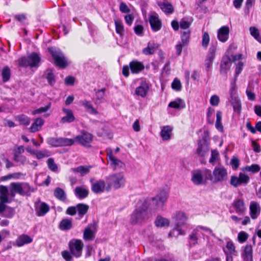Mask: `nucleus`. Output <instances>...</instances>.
Returning a JSON list of instances; mask_svg holds the SVG:
<instances>
[{"mask_svg": "<svg viewBox=\"0 0 261 261\" xmlns=\"http://www.w3.org/2000/svg\"><path fill=\"white\" fill-rule=\"evenodd\" d=\"M209 150L208 143L205 140H200L198 144L197 153L199 156H204Z\"/></svg>", "mask_w": 261, "mask_h": 261, "instance_id": "24", "label": "nucleus"}, {"mask_svg": "<svg viewBox=\"0 0 261 261\" xmlns=\"http://www.w3.org/2000/svg\"><path fill=\"white\" fill-rule=\"evenodd\" d=\"M173 218L175 220V227L173 230L169 233V237H178L179 235H185V231L182 229L186 223L187 217L185 213L177 212L174 215Z\"/></svg>", "mask_w": 261, "mask_h": 261, "instance_id": "2", "label": "nucleus"}, {"mask_svg": "<svg viewBox=\"0 0 261 261\" xmlns=\"http://www.w3.org/2000/svg\"><path fill=\"white\" fill-rule=\"evenodd\" d=\"M114 22L116 32L120 36H123L124 34V28L122 21L118 19H115Z\"/></svg>", "mask_w": 261, "mask_h": 261, "instance_id": "41", "label": "nucleus"}, {"mask_svg": "<svg viewBox=\"0 0 261 261\" xmlns=\"http://www.w3.org/2000/svg\"><path fill=\"white\" fill-rule=\"evenodd\" d=\"M89 209V206L83 203H79L76 205V210L78 214L81 217H83L86 214Z\"/></svg>", "mask_w": 261, "mask_h": 261, "instance_id": "47", "label": "nucleus"}, {"mask_svg": "<svg viewBox=\"0 0 261 261\" xmlns=\"http://www.w3.org/2000/svg\"><path fill=\"white\" fill-rule=\"evenodd\" d=\"M138 86L135 89V94L139 97H145L149 91L150 85L149 83L145 79H141L137 81Z\"/></svg>", "mask_w": 261, "mask_h": 261, "instance_id": "8", "label": "nucleus"}, {"mask_svg": "<svg viewBox=\"0 0 261 261\" xmlns=\"http://www.w3.org/2000/svg\"><path fill=\"white\" fill-rule=\"evenodd\" d=\"M199 228V229L202 232L203 234H201V236H203V239H205L206 238L208 239V238L210 236H213L214 233L213 231L207 227L202 226H198Z\"/></svg>", "mask_w": 261, "mask_h": 261, "instance_id": "48", "label": "nucleus"}, {"mask_svg": "<svg viewBox=\"0 0 261 261\" xmlns=\"http://www.w3.org/2000/svg\"><path fill=\"white\" fill-rule=\"evenodd\" d=\"M48 51L51 54L57 66L64 68L67 65V61L59 49L51 47L48 48Z\"/></svg>", "mask_w": 261, "mask_h": 261, "instance_id": "7", "label": "nucleus"}, {"mask_svg": "<svg viewBox=\"0 0 261 261\" xmlns=\"http://www.w3.org/2000/svg\"><path fill=\"white\" fill-rule=\"evenodd\" d=\"M210 42V37L207 33L204 32L202 36V46L206 48Z\"/></svg>", "mask_w": 261, "mask_h": 261, "instance_id": "63", "label": "nucleus"}, {"mask_svg": "<svg viewBox=\"0 0 261 261\" xmlns=\"http://www.w3.org/2000/svg\"><path fill=\"white\" fill-rule=\"evenodd\" d=\"M91 166H80L76 168H71V171L73 172L79 173L81 176H84L90 172Z\"/></svg>", "mask_w": 261, "mask_h": 261, "instance_id": "38", "label": "nucleus"}, {"mask_svg": "<svg viewBox=\"0 0 261 261\" xmlns=\"http://www.w3.org/2000/svg\"><path fill=\"white\" fill-rule=\"evenodd\" d=\"M54 195L57 199L61 201H65L66 198L65 192L60 188H57L55 190Z\"/></svg>", "mask_w": 261, "mask_h": 261, "instance_id": "46", "label": "nucleus"}, {"mask_svg": "<svg viewBox=\"0 0 261 261\" xmlns=\"http://www.w3.org/2000/svg\"><path fill=\"white\" fill-rule=\"evenodd\" d=\"M35 208L36 215L38 216H43L49 210L48 204L43 202L38 201L35 203Z\"/></svg>", "mask_w": 261, "mask_h": 261, "instance_id": "18", "label": "nucleus"}, {"mask_svg": "<svg viewBox=\"0 0 261 261\" xmlns=\"http://www.w3.org/2000/svg\"><path fill=\"white\" fill-rule=\"evenodd\" d=\"M106 180L108 185V190L110 189L111 186H113L115 189L123 187L126 182L125 178L121 173L110 175L107 177Z\"/></svg>", "mask_w": 261, "mask_h": 261, "instance_id": "6", "label": "nucleus"}, {"mask_svg": "<svg viewBox=\"0 0 261 261\" xmlns=\"http://www.w3.org/2000/svg\"><path fill=\"white\" fill-rule=\"evenodd\" d=\"M172 127L169 125L163 127L160 133L162 140L164 141L170 140L172 135Z\"/></svg>", "mask_w": 261, "mask_h": 261, "instance_id": "31", "label": "nucleus"}, {"mask_svg": "<svg viewBox=\"0 0 261 261\" xmlns=\"http://www.w3.org/2000/svg\"><path fill=\"white\" fill-rule=\"evenodd\" d=\"M40 57L35 53H33L27 57H22L18 60V64L21 67H37L39 65Z\"/></svg>", "mask_w": 261, "mask_h": 261, "instance_id": "5", "label": "nucleus"}, {"mask_svg": "<svg viewBox=\"0 0 261 261\" xmlns=\"http://www.w3.org/2000/svg\"><path fill=\"white\" fill-rule=\"evenodd\" d=\"M249 234L245 231H241L238 234V241L240 243H243L248 239Z\"/></svg>", "mask_w": 261, "mask_h": 261, "instance_id": "60", "label": "nucleus"}, {"mask_svg": "<svg viewBox=\"0 0 261 261\" xmlns=\"http://www.w3.org/2000/svg\"><path fill=\"white\" fill-rule=\"evenodd\" d=\"M239 185L246 186L249 182L250 178L248 175L243 173H240L238 176Z\"/></svg>", "mask_w": 261, "mask_h": 261, "instance_id": "49", "label": "nucleus"}, {"mask_svg": "<svg viewBox=\"0 0 261 261\" xmlns=\"http://www.w3.org/2000/svg\"><path fill=\"white\" fill-rule=\"evenodd\" d=\"M205 173L209 180L214 182H221L226 180L228 173L223 166H217L215 168L213 173L209 169H205Z\"/></svg>", "mask_w": 261, "mask_h": 261, "instance_id": "3", "label": "nucleus"}, {"mask_svg": "<svg viewBox=\"0 0 261 261\" xmlns=\"http://www.w3.org/2000/svg\"><path fill=\"white\" fill-rule=\"evenodd\" d=\"M105 187V181L103 180H99L92 184L91 189L95 193H101L104 191Z\"/></svg>", "mask_w": 261, "mask_h": 261, "instance_id": "27", "label": "nucleus"}, {"mask_svg": "<svg viewBox=\"0 0 261 261\" xmlns=\"http://www.w3.org/2000/svg\"><path fill=\"white\" fill-rule=\"evenodd\" d=\"M149 204L146 200H140L137 207L130 215V222L132 224H140L148 219L149 214L147 212Z\"/></svg>", "mask_w": 261, "mask_h": 261, "instance_id": "1", "label": "nucleus"}, {"mask_svg": "<svg viewBox=\"0 0 261 261\" xmlns=\"http://www.w3.org/2000/svg\"><path fill=\"white\" fill-rule=\"evenodd\" d=\"M108 161L110 166L114 170L123 168L125 164L119 159L115 158L111 149H107Z\"/></svg>", "mask_w": 261, "mask_h": 261, "instance_id": "10", "label": "nucleus"}, {"mask_svg": "<svg viewBox=\"0 0 261 261\" xmlns=\"http://www.w3.org/2000/svg\"><path fill=\"white\" fill-rule=\"evenodd\" d=\"M2 75L4 82H6L9 80L10 77V70L8 67L6 66L3 68Z\"/></svg>", "mask_w": 261, "mask_h": 261, "instance_id": "58", "label": "nucleus"}, {"mask_svg": "<svg viewBox=\"0 0 261 261\" xmlns=\"http://www.w3.org/2000/svg\"><path fill=\"white\" fill-rule=\"evenodd\" d=\"M59 227L62 230H68L72 228V223L71 219H63L60 222Z\"/></svg>", "mask_w": 261, "mask_h": 261, "instance_id": "39", "label": "nucleus"}, {"mask_svg": "<svg viewBox=\"0 0 261 261\" xmlns=\"http://www.w3.org/2000/svg\"><path fill=\"white\" fill-rule=\"evenodd\" d=\"M219 154L217 150H213L211 152V156L209 162L212 165H215L216 162L218 160Z\"/></svg>", "mask_w": 261, "mask_h": 261, "instance_id": "61", "label": "nucleus"}, {"mask_svg": "<svg viewBox=\"0 0 261 261\" xmlns=\"http://www.w3.org/2000/svg\"><path fill=\"white\" fill-rule=\"evenodd\" d=\"M157 4L166 15L171 14L174 12L172 5L167 1H159L157 2Z\"/></svg>", "mask_w": 261, "mask_h": 261, "instance_id": "23", "label": "nucleus"}, {"mask_svg": "<svg viewBox=\"0 0 261 261\" xmlns=\"http://www.w3.org/2000/svg\"><path fill=\"white\" fill-rule=\"evenodd\" d=\"M44 121L41 118H37L35 119L34 122L30 128V131L32 133H35L41 129L44 124Z\"/></svg>", "mask_w": 261, "mask_h": 261, "instance_id": "36", "label": "nucleus"}, {"mask_svg": "<svg viewBox=\"0 0 261 261\" xmlns=\"http://www.w3.org/2000/svg\"><path fill=\"white\" fill-rule=\"evenodd\" d=\"M251 35L257 41L261 43V36H259L258 30L255 27H251L249 28Z\"/></svg>", "mask_w": 261, "mask_h": 261, "instance_id": "55", "label": "nucleus"}, {"mask_svg": "<svg viewBox=\"0 0 261 261\" xmlns=\"http://www.w3.org/2000/svg\"><path fill=\"white\" fill-rule=\"evenodd\" d=\"M168 107L178 110H180L186 108V103L184 99L180 98H177L173 101H171Z\"/></svg>", "mask_w": 261, "mask_h": 261, "instance_id": "30", "label": "nucleus"}, {"mask_svg": "<svg viewBox=\"0 0 261 261\" xmlns=\"http://www.w3.org/2000/svg\"><path fill=\"white\" fill-rule=\"evenodd\" d=\"M192 22V18L185 17L182 18L180 21L179 27L180 29L184 30V31L189 30V28L190 27Z\"/></svg>", "mask_w": 261, "mask_h": 261, "instance_id": "43", "label": "nucleus"}, {"mask_svg": "<svg viewBox=\"0 0 261 261\" xmlns=\"http://www.w3.org/2000/svg\"><path fill=\"white\" fill-rule=\"evenodd\" d=\"M168 198V193L165 191H161L154 197L152 198V204L156 208H162Z\"/></svg>", "mask_w": 261, "mask_h": 261, "instance_id": "12", "label": "nucleus"}, {"mask_svg": "<svg viewBox=\"0 0 261 261\" xmlns=\"http://www.w3.org/2000/svg\"><path fill=\"white\" fill-rule=\"evenodd\" d=\"M191 32L190 30L183 31L181 32V41H179L182 44L187 45L190 37Z\"/></svg>", "mask_w": 261, "mask_h": 261, "instance_id": "44", "label": "nucleus"}, {"mask_svg": "<svg viewBox=\"0 0 261 261\" xmlns=\"http://www.w3.org/2000/svg\"><path fill=\"white\" fill-rule=\"evenodd\" d=\"M232 205L236 212L239 215H244L246 212L245 202L242 199L234 200Z\"/></svg>", "mask_w": 261, "mask_h": 261, "instance_id": "17", "label": "nucleus"}, {"mask_svg": "<svg viewBox=\"0 0 261 261\" xmlns=\"http://www.w3.org/2000/svg\"><path fill=\"white\" fill-rule=\"evenodd\" d=\"M44 76L50 86L54 85L56 83V79L51 69H47L44 73Z\"/></svg>", "mask_w": 261, "mask_h": 261, "instance_id": "40", "label": "nucleus"}, {"mask_svg": "<svg viewBox=\"0 0 261 261\" xmlns=\"http://www.w3.org/2000/svg\"><path fill=\"white\" fill-rule=\"evenodd\" d=\"M222 113L218 111L216 114V121L215 124L216 128L220 132H223V127L221 123Z\"/></svg>", "mask_w": 261, "mask_h": 261, "instance_id": "50", "label": "nucleus"}, {"mask_svg": "<svg viewBox=\"0 0 261 261\" xmlns=\"http://www.w3.org/2000/svg\"><path fill=\"white\" fill-rule=\"evenodd\" d=\"M149 22L153 32H158L161 30L162 26V21L156 13L153 12L149 14Z\"/></svg>", "mask_w": 261, "mask_h": 261, "instance_id": "14", "label": "nucleus"}, {"mask_svg": "<svg viewBox=\"0 0 261 261\" xmlns=\"http://www.w3.org/2000/svg\"><path fill=\"white\" fill-rule=\"evenodd\" d=\"M81 103L89 113L92 114H96L97 113V111L93 107L89 101L85 100L82 101Z\"/></svg>", "mask_w": 261, "mask_h": 261, "instance_id": "51", "label": "nucleus"}, {"mask_svg": "<svg viewBox=\"0 0 261 261\" xmlns=\"http://www.w3.org/2000/svg\"><path fill=\"white\" fill-rule=\"evenodd\" d=\"M88 194V190L83 187H77L74 190V194L79 199H83L87 197Z\"/></svg>", "mask_w": 261, "mask_h": 261, "instance_id": "37", "label": "nucleus"}, {"mask_svg": "<svg viewBox=\"0 0 261 261\" xmlns=\"http://www.w3.org/2000/svg\"><path fill=\"white\" fill-rule=\"evenodd\" d=\"M229 33V29L228 27H222L218 31V39L222 42H226L228 40Z\"/></svg>", "mask_w": 261, "mask_h": 261, "instance_id": "25", "label": "nucleus"}, {"mask_svg": "<svg viewBox=\"0 0 261 261\" xmlns=\"http://www.w3.org/2000/svg\"><path fill=\"white\" fill-rule=\"evenodd\" d=\"M61 138H49L47 140L48 144L53 147H61Z\"/></svg>", "mask_w": 261, "mask_h": 261, "instance_id": "56", "label": "nucleus"}, {"mask_svg": "<svg viewBox=\"0 0 261 261\" xmlns=\"http://www.w3.org/2000/svg\"><path fill=\"white\" fill-rule=\"evenodd\" d=\"M68 246L73 256L75 257H79L82 255L84 244L81 240H71L69 242Z\"/></svg>", "mask_w": 261, "mask_h": 261, "instance_id": "9", "label": "nucleus"}, {"mask_svg": "<svg viewBox=\"0 0 261 261\" xmlns=\"http://www.w3.org/2000/svg\"><path fill=\"white\" fill-rule=\"evenodd\" d=\"M17 120H18L20 124L27 126L30 123V119L28 116L25 115H20L16 117Z\"/></svg>", "mask_w": 261, "mask_h": 261, "instance_id": "57", "label": "nucleus"}, {"mask_svg": "<svg viewBox=\"0 0 261 261\" xmlns=\"http://www.w3.org/2000/svg\"><path fill=\"white\" fill-rule=\"evenodd\" d=\"M202 232L199 229L198 226L196 227L189 236L190 245H195L198 244V241L201 238Z\"/></svg>", "mask_w": 261, "mask_h": 261, "instance_id": "22", "label": "nucleus"}, {"mask_svg": "<svg viewBox=\"0 0 261 261\" xmlns=\"http://www.w3.org/2000/svg\"><path fill=\"white\" fill-rule=\"evenodd\" d=\"M61 147L70 146L74 145L75 143V138H61Z\"/></svg>", "mask_w": 261, "mask_h": 261, "instance_id": "54", "label": "nucleus"}, {"mask_svg": "<svg viewBox=\"0 0 261 261\" xmlns=\"http://www.w3.org/2000/svg\"><path fill=\"white\" fill-rule=\"evenodd\" d=\"M9 189L6 186H0V201L3 202H10L9 199Z\"/></svg>", "mask_w": 261, "mask_h": 261, "instance_id": "32", "label": "nucleus"}, {"mask_svg": "<svg viewBox=\"0 0 261 261\" xmlns=\"http://www.w3.org/2000/svg\"><path fill=\"white\" fill-rule=\"evenodd\" d=\"M223 251L225 255H234L236 253V247L231 241L227 242L226 245L223 248Z\"/></svg>", "mask_w": 261, "mask_h": 261, "instance_id": "33", "label": "nucleus"}, {"mask_svg": "<svg viewBox=\"0 0 261 261\" xmlns=\"http://www.w3.org/2000/svg\"><path fill=\"white\" fill-rule=\"evenodd\" d=\"M159 45L154 42H149L146 47L142 49V53L146 56L151 55L154 54Z\"/></svg>", "mask_w": 261, "mask_h": 261, "instance_id": "26", "label": "nucleus"}, {"mask_svg": "<svg viewBox=\"0 0 261 261\" xmlns=\"http://www.w3.org/2000/svg\"><path fill=\"white\" fill-rule=\"evenodd\" d=\"M61 255H62V257L66 261H72L73 260L72 254H71L70 251L69 252L67 250H64V251H62Z\"/></svg>", "mask_w": 261, "mask_h": 261, "instance_id": "62", "label": "nucleus"}, {"mask_svg": "<svg viewBox=\"0 0 261 261\" xmlns=\"http://www.w3.org/2000/svg\"><path fill=\"white\" fill-rule=\"evenodd\" d=\"M230 101L233 107L234 112L240 115L242 110V104L239 97H234L233 98H231Z\"/></svg>", "mask_w": 261, "mask_h": 261, "instance_id": "35", "label": "nucleus"}, {"mask_svg": "<svg viewBox=\"0 0 261 261\" xmlns=\"http://www.w3.org/2000/svg\"><path fill=\"white\" fill-rule=\"evenodd\" d=\"M170 222L168 219L160 216H158L155 221V224L158 227L168 226Z\"/></svg>", "mask_w": 261, "mask_h": 261, "instance_id": "42", "label": "nucleus"}, {"mask_svg": "<svg viewBox=\"0 0 261 261\" xmlns=\"http://www.w3.org/2000/svg\"><path fill=\"white\" fill-rule=\"evenodd\" d=\"M129 67L133 73H138L144 69V65L141 62L133 60L130 62Z\"/></svg>", "mask_w": 261, "mask_h": 261, "instance_id": "29", "label": "nucleus"}, {"mask_svg": "<svg viewBox=\"0 0 261 261\" xmlns=\"http://www.w3.org/2000/svg\"><path fill=\"white\" fill-rule=\"evenodd\" d=\"M33 240V238L27 234H22L19 236L13 244V245L20 247L32 243Z\"/></svg>", "mask_w": 261, "mask_h": 261, "instance_id": "20", "label": "nucleus"}, {"mask_svg": "<svg viewBox=\"0 0 261 261\" xmlns=\"http://www.w3.org/2000/svg\"><path fill=\"white\" fill-rule=\"evenodd\" d=\"M229 95L230 99L233 98L234 97H238L237 95V88L236 84V81H233L230 84Z\"/></svg>", "mask_w": 261, "mask_h": 261, "instance_id": "59", "label": "nucleus"}, {"mask_svg": "<svg viewBox=\"0 0 261 261\" xmlns=\"http://www.w3.org/2000/svg\"><path fill=\"white\" fill-rule=\"evenodd\" d=\"M241 256L243 261H253V249L251 244L242 247Z\"/></svg>", "mask_w": 261, "mask_h": 261, "instance_id": "15", "label": "nucleus"}, {"mask_svg": "<svg viewBox=\"0 0 261 261\" xmlns=\"http://www.w3.org/2000/svg\"><path fill=\"white\" fill-rule=\"evenodd\" d=\"M93 135L87 132L83 131L81 134L76 136L75 142H77L80 144L88 147L90 146V144L93 141Z\"/></svg>", "mask_w": 261, "mask_h": 261, "instance_id": "13", "label": "nucleus"}, {"mask_svg": "<svg viewBox=\"0 0 261 261\" xmlns=\"http://www.w3.org/2000/svg\"><path fill=\"white\" fill-rule=\"evenodd\" d=\"M253 89V87L252 84L249 83L247 88L246 93L248 99L251 101H253L255 99V95L254 93L252 92Z\"/></svg>", "mask_w": 261, "mask_h": 261, "instance_id": "53", "label": "nucleus"}, {"mask_svg": "<svg viewBox=\"0 0 261 261\" xmlns=\"http://www.w3.org/2000/svg\"><path fill=\"white\" fill-rule=\"evenodd\" d=\"M47 165L49 169L53 171H56L58 169L57 165L54 162L53 159L49 158L47 160Z\"/></svg>", "mask_w": 261, "mask_h": 261, "instance_id": "64", "label": "nucleus"}, {"mask_svg": "<svg viewBox=\"0 0 261 261\" xmlns=\"http://www.w3.org/2000/svg\"><path fill=\"white\" fill-rule=\"evenodd\" d=\"M260 167L257 164H252L251 166H246L242 168V170L244 172H249L255 173L259 172Z\"/></svg>", "mask_w": 261, "mask_h": 261, "instance_id": "45", "label": "nucleus"}, {"mask_svg": "<svg viewBox=\"0 0 261 261\" xmlns=\"http://www.w3.org/2000/svg\"><path fill=\"white\" fill-rule=\"evenodd\" d=\"M260 206L259 204L254 201H252L249 205V215L251 218L254 220L257 218L260 213Z\"/></svg>", "mask_w": 261, "mask_h": 261, "instance_id": "19", "label": "nucleus"}, {"mask_svg": "<svg viewBox=\"0 0 261 261\" xmlns=\"http://www.w3.org/2000/svg\"><path fill=\"white\" fill-rule=\"evenodd\" d=\"M32 192L33 190L26 182H12L9 186V195L11 198H14L16 194L29 195Z\"/></svg>", "mask_w": 261, "mask_h": 261, "instance_id": "4", "label": "nucleus"}, {"mask_svg": "<svg viewBox=\"0 0 261 261\" xmlns=\"http://www.w3.org/2000/svg\"><path fill=\"white\" fill-rule=\"evenodd\" d=\"M205 169L203 170L197 169L192 171L191 180L193 183L196 185H200L202 184L203 177L206 180H209L207 177L206 174L205 173Z\"/></svg>", "mask_w": 261, "mask_h": 261, "instance_id": "11", "label": "nucleus"}, {"mask_svg": "<svg viewBox=\"0 0 261 261\" xmlns=\"http://www.w3.org/2000/svg\"><path fill=\"white\" fill-rule=\"evenodd\" d=\"M95 234L96 229L94 226L89 225L84 231L83 239L85 241H93L95 238Z\"/></svg>", "mask_w": 261, "mask_h": 261, "instance_id": "21", "label": "nucleus"}, {"mask_svg": "<svg viewBox=\"0 0 261 261\" xmlns=\"http://www.w3.org/2000/svg\"><path fill=\"white\" fill-rule=\"evenodd\" d=\"M230 65V58L227 56L223 57L220 65L221 73H226L227 71L229 69Z\"/></svg>", "mask_w": 261, "mask_h": 261, "instance_id": "34", "label": "nucleus"}, {"mask_svg": "<svg viewBox=\"0 0 261 261\" xmlns=\"http://www.w3.org/2000/svg\"><path fill=\"white\" fill-rule=\"evenodd\" d=\"M62 111L63 113L65 114V116L61 118V123H71L74 121L75 117L74 116L72 111L71 110L63 108L62 109Z\"/></svg>", "mask_w": 261, "mask_h": 261, "instance_id": "28", "label": "nucleus"}, {"mask_svg": "<svg viewBox=\"0 0 261 261\" xmlns=\"http://www.w3.org/2000/svg\"><path fill=\"white\" fill-rule=\"evenodd\" d=\"M28 151L31 154L35 155L36 158L38 159H41L43 158L47 157L49 155L48 152L46 150L35 151L32 150H28Z\"/></svg>", "mask_w": 261, "mask_h": 261, "instance_id": "52", "label": "nucleus"}, {"mask_svg": "<svg viewBox=\"0 0 261 261\" xmlns=\"http://www.w3.org/2000/svg\"><path fill=\"white\" fill-rule=\"evenodd\" d=\"M216 50V46L212 45L208 50V52L206 56L204 61V66H205L207 70L212 67L213 61L215 57V52Z\"/></svg>", "mask_w": 261, "mask_h": 261, "instance_id": "16", "label": "nucleus"}]
</instances>
